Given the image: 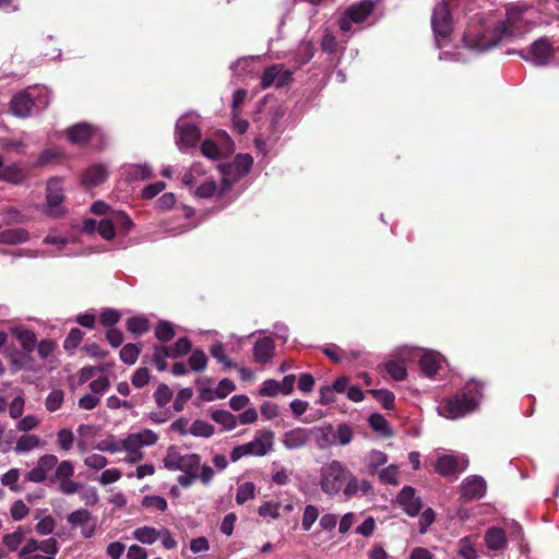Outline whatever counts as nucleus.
<instances>
[{
	"instance_id": "f257e3e1",
	"label": "nucleus",
	"mask_w": 559,
	"mask_h": 559,
	"mask_svg": "<svg viewBox=\"0 0 559 559\" xmlns=\"http://www.w3.org/2000/svg\"><path fill=\"white\" fill-rule=\"evenodd\" d=\"M527 10L525 5L509 4L506 19L495 24H489L484 13L473 15L463 35L464 46L476 52H485L502 40L521 38L534 25L525 17Z\"/></svg>"
},
{
	"instance_id": "f03ea898",
	"label": "nucleus",
	"mask_w": 559,
	"mask_h": 559,
	"mask_svg": "<svg viewBox=\"0 0 559 559\" xmlns=\"http://www.w3.org/2000/svg\"><path fill=\"white\" fill-rule=\"evenodd\" d=\"M484 385L472 379L463 389L451 397L443 399L437 411L448 419H459L475 412L483 399Z\"/></svg>"
},
{
	"instance_id": "7ed1b4c3",
	"label": "nucleus",
	"mask_w": 559,
	"mask_h": 559,
	"mask_svg": "<svg viewBox=\"0 0 559 559\" xmlns=\"http://www.w3.org/2000/svg\"><path fill=\"white\" fill-rule=\"evenodd\" d=\"M182 183L189 188L197 199L222 197L228 191L223 190V182L218 186L212 177H207L200 163H194L185 173Z\"/></svg>"
},
{
	"instance_id": "20e7f679",
	"label": "nucleus",
	"mask_w": 559,
	"mask_h": 559,
	"mask_svg": "<svg viewBox=\"0 0 559 559\" xmlns=\"http://www.w3.org/2000/svg\"><path fill=\"white\" fill-rule=\"evenodd\" d=\"M349 469L338 460H332L320 467L319 486L330 497L337 496L348 478Z\"/></svg>"
},
{
	"instance_id": "39448f33",
	"label": "nucleus",
	"mask_w": 559,
	"mask_h": 559,
	"mask_svg": "<svg viewBox=\"0 0 559 559\" xmlns=\"http://www.w3.org/2000/svg\"><path fill=\"white\" fill-rule=\"evenodd\" d=\"M273 445L274 433L270 430H259L250 442L233 448L230 461L237 462L245 456H264L273 450Z\"/></svg>"
},
{
	"instance_id": "423d86ee",
	"label": "nucleus",
	"mask_w": 559,
	"mask_h": 559,
	"mask_svg": "<svg viewBox=\"0 0 559 559\" xmlns=\"http://www.w3.org/2000/svg\"><path fill=\"white\" fill-rule=\"evenodd\" d=\"M252 165L253 158L249 154H237L233 162L218 165L223 190H230L236 182L250 173Z\"/></svg>"
},
{
	"instance_id": "0eeeda50",
	"label": "nucleus",
	"mask_w": 559,
	"mask_h": 559,
	"mask_svg": "<svg viewBox=\"0 0 559 559\" xmlns=\"http://www.w3.org/2000/svg\"><path fill=\"white\" fill-rule=\"evenodd\" d=\"M431 27L436 47L440 49L445 45L453 31L452 16L447 2L441 1L435 7L431 16Z\"/></svg>"
},
{
	"instance_id": "6e6552de",
	"label": "nucleus",
	"mask_w": 559,
	"mask_h": 559,
	"mask_svg": "<svg viewBox=\"0 0 559 559\" xmlns=\"http://www.w3.org/2000/svg\"><path fill=\"white\" fill-rule=\"evenodd\" d=\"M59 551L56 538L49 537L43 540L29 538L19 551L21 559H55Z\"/></svg>"
},
{
	"instance_id": "1a4fd4ad",
	"label": "nucleus",
	"mask_w": 559,
	"mask_h": 559,
	"mask_svg": "<svg viewBox=\"0 0 559 559\" xmlns=\"http://www.w3.org/2000/svg\"><path fill=\"white\" fill-rule=\"evenodd\" d=\"M176 144L180 152L194 147L201 138L198 122L190 115L181 116L176 123Z\"/></svg>"
},
{
	"instance_id": "9d476101",
	"label": "nucleus",
	"mask_w": 559,
	"mask_h": 559,
	"mask_svg": "<svg viewBox=\"0 0 559 559\" xmlns=\"http://www.w3.org/2000/svg\"><path fill=\"white\" fill-rule=\"evenodd\" d=\"M163 462L168 471L198 474L201 466V456L197 453L181 454L176 447H169Z\"/></svg>"
},
{
	"instance_id": "9b49d317",
	"label": "nucleus",
	"mask_w": 559,
	"mask_h": 559,
	"mask_svg": "<svg viewBox=\"0 0 559 559\" xmlns=\"http://www.w3.org/2000/svg\"><path fill=\"white\" fill-rule=\"evenodd\" d=\"M555 48L547 37H540L533 41L527 50H521L520 57L536 67L548 66L555 56Z\"/></svg>"
},
{
	"instance_id": "f8f14e48",
	"label": "nucleus",
	"mask_w": 559,
	"mask_h": 559,
	"mask_svg": "<svg viewBox=\"0 0 559 559\" xmlns=\"http://www.w3.org/2000/svg\"><path fill=\"white\" fill-rule=\"evenodd\" d=\"M49 105L48 97H40L38 104L35 97L28 92H21L14 95L10 102V109L15 117L27 118L33 111L43 109Z\"/></svg>"
},
{
	"instance_id": "ddd939ff",
	"label": "nucleus",
	"mask_w": 559,
	"mask_h": 559,
	"mask_svg": "<svg viewBox=\"0 0 559 559\" xmlns=\"http://www.w3.org/2000/svg\"><path fill=\"white\" fill-rule=\"evenodd\" d=\"M468 466V459L465 454H442L435 463V471L443 477H456Z\"/></svg>"
},
{
	"instance_id": "4468645a",
	"label": "nucleus",
	"mask_w": 559,
	"mask_h": 559,
	"mask_svg": "<svg viewBox=\"0 0 559 559\" xmlns=\"http://www.w3.org/2000/svg\"><path fill=\"white\" fill-rule=\"evenodd\" d=\"M374 4L371 0H362L350 5L338 20V26L343 32H349L353 23H362L373 11Z\"/></svg>"
},
{
	"instance_id": "2eb2a0df",
	"label": "nucleus",
	"mask_w": 559,
	"mask_h": 559,
	"mask_svg": "<svg viewBox=\"0 0 559 559\" xmlns=\"http://www.w3.org/2000/svg\"><path fill=\"white\" fill-rule=\"evenodd\" d=\"M46 205L47 213L52 217H60L64 213L62 206L63 202V186L62 180L58 177H53L48 180L46 186Z\"/></svg>"
},
{
	"instance_id": "dca6fc26",
	"label": "nucleus",
	"mask_w": 559,
	"mask_h": 559,
	"mask_svg": "<svg viewBox=\"0 0 559 559\" xmlns=\"http://www.w3.org/2000/svg\"><path fill=\"white\" fill-rule=\"evenodd\" d=\"M67 522L72 528L80 527L81 535L84 538H91L96 531L97 522L92 513L86 509H78L67 516Z\"/></svg>"
},
{
	"instance_id": "f3484780",
	"label": "nucleus",
	"mask_w": 559,
	"mask_h": 559,
	"mask_svg": "<svg viewBox=\"0 0 559 559\" xmlns=\"http://www.w3.org/2000/svg\"><path fill=\"white\" fill-rule=\"evenodd\" d=\"M58 464V457L55 454H44L38 461L37 465L25 473L24 478L26 481L40 484L47 479L48 473L52 471Z\"/></svg>"
},
{
	"instance_id": "a211bd4d",
	"label": "nucleus",
	"mask_w": 559,
	"mask_h": 559,
	"mask_svg": "<svg viewBox=\"0 0 559 559\" xmlns=\"http://www.w3.org/2000/svg\"><path fill=\"white\" fill-rule=\"evenodd\" d=\"M487 483L479 475H469L461 483V498L464 500H476L485 496Z\"/></svg>"
},
{
	"instance_id": "6ab92c4d",
	"label": "nucleus",
	"mask_w": 559,
	"mask_h": 559,
	"mask_svg": "<svg viewBox=\"0 0 559 559\" xmlns=\"http://www.w3.org/2000/svg\"><path fill=\"white\" fill-rule=\"evenodd\" d=\"M396 500L403 511L409 516L418 515L423 509L420 497L416 496L415 488L411 486H404Z\"/></svg>"
},
{
	"instance_id": "aec40b11",
	"label": "nucleus",
	"mask_w": 559,
	"mask_h": 559,
	"mask_svg": "<svg viewBox=\"0 0 559 559\" xmlns=\"http://www.w3.org/2000/svg\"><path fill=\"white\" fill-rule=\"evenodd\" d=\"M444 361L443 356L439 352L425 349L419 358L420 372L425 377L433 379Z\"/></svg>"
},
{
	"instance_id": "412c9836",
	"label": "nucleus",
	"mask_w": 559,
	"mask_h": 559,
	"mask_svg": "<svg viewBox=\"0 0 559 559\" xmlns=\"http://www.w3.org/2000/svg\"><path fill=\"white\" fill-rule=\"evenodd\" d=\"M372 484L368 479L359 480L350 471L348 478L342 488V492L346 499H352L358 496H366L372 491Z\"/></svg>"
},
{
	"instance_id": "4be33fe9",
	"label": "nucleus",
	"mask_w": 559,
	"mask_h": 559,
	"mask_svg": "<svg viewBox=\"0 0 559 559\" xmlns=\"http://www.w3.org/2000/svg\"><path fill=\"white\" fill-rule=\"evenodd\" d=\"M253 359L255 362L265 365L270 362L275 355V343L266 336L258 338L252 348Z\"/></svg>"
},
{
	"instance_id": "5701e85b",
	"label": "nucleus",
	"mask_w": 559,
	"mask_h": 559,
	"mask_svg": "<svg viewBox=\"0 0 559 559\" xmlns=\"http://www.w3.org/2000/svg\"><path fill=\"white\" fill-rule=\"evenodd\" d=\"M310 430L297 427L286 431L283 435L282 442L287 450H296L304 448L310 441Z\"/></svg>"
},
{
	"instance_id": "b1692460",
	"label": "nucleus",
	"mask_w": 559,
	"mask_h": 559,
	"mask_svg": "<svg viewBox=\"0 0 559 559\" xmlns=\"http://www.w3.org/2000/svg\"><path fill=\"white\" fill-rule=\"evenodd\" d=\"M180 357L181 355H179L175 345H155L153 347L152 361L154 362L156 369L160 372L168 369V358L177 359Z\"/></svg>"
},
{
	"instance_id": "393cba45",
	"label": "nucleus",
	"mask_w": 559,
	"mask_h": 559,
	"mask_svg": "<svg viewBox=\"0 0 559 559\" xmlns=\"http://www.w3.org/2000/svg\"><path fill=\"white\" fill-rule=\"evenodd\" d=\"M484 543L491 551L504 550L508 546L507 533L502 527L490 526L484 533Z\"/></svg>"
},
{
	"instance_id": "a878e982",
	"label": "nucleus",
	"mask_w": 559,
	"mask_h": 559,
	"mask_svg": "<svg viewBox=\"0 0 559 559\" xmlns=\"http://www.w3.org/2000/svg\"><path fill=\"white\" fill-rule=\"evenodd\" d=\"M107 177V166L104 164H94L83 173L81 181L84 186L91 188L103 183Z\"/></svg>"
},
{
	"instance_id": "bb28decb",
	"label": "nucleus",
	"mask_w": 559,
	"mask_h": 559,
	"mask_svg": "<svg viewBox=\"0 0 559 559\" xmlns=\"http://www.w3.org/2000/svg\"><path fill=\"white\" fill-rule=\"evenodd\" d=\"M29 240V233L21 227L0 229V243L21 245Z\"/></svg>"
},
{
	"instance_id": "cd10ccee",
	"label": "nucleus",
	"mask_w": 559,
	"mask_h": 559,
	"mask_svg": "<svg viewBox=\"0 0 559 559\" xmlns=\"http://www.w3.org/2000/svg\"><path fill=\"white\" fill-rule=\"evenodd\" d=\"M37 521L35 531L43 536L51 534L56 527L55 519L49 514L48 509H37L34 514Z\"/></svg>"
},
{
	"instance_id": "c85d7f7f",
	"label": "nucleus",
	"mask_w": 559,
	"mask_h": 559,
	"mask_svg": "<svg viewBox=\"0 0 559 559\" xmlns=\"http://www.w3.org/2000/svg\"><path fill=\"white\" fill-rule=\"evenodd\" d=\"M93 127L87 122L76 123L68 129V139L72 144H84L90 141Z\"/></svg>"
},
{
	"instance_id": "c756f323",
	"label": "nucleus",
	"mask_w": 559,
	"mask_h": 559,
	"mask_svg": "<svg viewBox=\"0 0 559 559\" xmlns=\"http://www.w3.org/2000/svg\"><path fill=\"white\" fill-rule=\"evenodd\" d=\"M11 334L20 342L23 350L33 353L37 338L34 331L24 326H14L11 329Z\"/></svg>"
},
{
	"instance_id": "7c9ffc66",
	"label": "nucleus",
	"mask_w": 559,
	"mask_h": 559,
	"mask_svg": "<svg viewBox=\"0 0 559 559\" xmlns=\"http://www.w3.org/2000/svg\"><path fill=\"white\" fill-rule=\"evenodd\" d=\"M313 431L316 433V443L319 449L325 450L328 448L335 447L333 426L331 424L316 427Z\"/></svg>"
},
{
	"instance_id": "2f4dec72",
	"label": "nucleus",
	"mask_w": 559,
	"mask_h": 559,
	"mask_svg": "<svg viewBox=\"0 0 559 559\" xmlns=\"http://www.w3.org/2000/svg\"><path fill=\"white\" fill-rule=\"evenodd\" d=\"M314 56V47L310 41H302L299 44L294 58V69H299L308 63Z\"/></svg>"
},
{
	"instance_id": "473e14b6",
	"label": "nucleus",
	"mask_w": 559,
	"mask_h": 559,
	"mask_svg": "<svg viewBox=\"0 0 559 559\" xmlns=\"http://www.w3.org/2000/svg\"><path fill=\"white\" fill-rule=\"evenodd\" d=\"M211 356L217 360V362L222 364L224 369H233L237 367V364L234 362L227 355L225 350V346L221 342H214L210 346Z\"/></svg>"
},
{
	"instance_id": "72a5a7b5",
	"label": "nucleus",
	"mask_w": 559,
	"mask_h": 559,
	"mask_svg": "<svg viewBox=\"0 0 559 559\" xmlns=\"http://www.w3.org/2000/svg\"><path fill=\"white\" fill-rule=\"evenodd\" d=\"M333 436L335 447H344L352 442L354 438V429L352 425L342 423L337 425L336 429L333 428Z\"/></svg>"
},
{
	"instance_id": "f704fd0d",
	"label": "nucleus",
	"mask_w": 559,
	"mask_h": 559,
	"mask_svg": "<svg viewBox=\"0 0 559 559\" xmlns=\"http://www.w3.org/2000/svg\"><path fill=\"white\" fill-rule=\"evenodd\" d=\"M369 426L371 429L382 437H391L392 429L390 428L389 421L383 415L379 413H372L368 418Z\"/></svg>"
},
{
	"instance_id": "c9c22d12",
	"label": "nucleus",
	"mask_w": 559,
	"mask_h": 559,
	"mask_svg": "<svg viewBox=\"0 0 559 559\" xmlns=\"http://www.w3.org/2000/svg\"><path fill=\"white\" fill-rule=\"evenodd\" d=\"M122 450L128 452L131 456V461L135 462L142 459L141 445L135 435L129 433L123 440H121Z\"/></svg>"
},
{
	"instance_id": "e433bc0d",
	"label": "nucleus",
	"mask_w": 559,
	"mask_h": 559,
	"mask_svg": "<svg viewBox=\"0 0 559 559\" xmlns=\"http://www.w3.org/2000/svg\"><path fill=\"white\" fill-rule=\"evenodd\" d=\"M154 334L160 343H167L176 335L175 325L170 321L159 320Z\"/></svg>"
},
{
	"instance_id": "4c0bfd02",
	"label": "nucleus",
	"mask_w": 559,
	"mask_h": 559,
	"mask_svg": "<svg viewBox=\"0 0 559 559\" xmlns=\"http://www.w3.org/2000/svg\"><path fill=\"white\" fill-rule=\"evenodd\" d=\"M133 538L146 545H153L159 538V532L151 526L139 527L132 533Z\"/></svg>"
},
{
	"instance_id": "58836bf2",
	"label": "nucleus",
	"mask_w": 559,
	"mask_h": 559,
	"mask_svg": "<svg viewBox=\"0 0 559 559\" xmlns=\"http://www.w3.org/2000/svg\"><path fill=\"white\" fill-rule=\"evenodd\" d=\"M40 445V439L36 435H22L15 444L17 454L27 453Z\"/></svg>"
},
{
	"instance_id": "ea45409f",
	"label": "nucleus",
	"mask_w": 559,
	"mask_h": 559,
	"mask_svg": "<svg viewBox=\"0 0 559 559\" xmlns=\"http://www.w3.org/2000/svg\"><path fill=\"white\" fill-rule=\"evenodd\" d=\"M366 463L369 473L376 474L388 463V455L380 450H372L369 452Z\"/></svg>"
},
{
	"instance_id": "a19ab883",
	"label": "nucleus",
	"mask_w": 559,
	"mask_h": 559,
	"mask_svg": "<svg viewBox=\"0 0 559 559\" xmlns=\"http://www.w3.org/2000/svg\"><path fill=\"white\" fill-rule=\"evenodd\" d=\"M74 474V466L71 461L64 460L58 463L55 467V473L50 477V481H63L70 479Z\"/></svg>"
},
{
	"instance_id": "79ce46f5",
	"label": "nucleus",
	"mask_w": 559,
	"mask_h": 559,
	"mask_svg": "<svg viewBox=\"0 0 559 559\" xmlns=\"http://www.w3.org/2000/svg\"><path fill=\"white\" fill-rule=\"evenodd\" d=\"M126 326L130 333L136 336L143 335L150 330L148 320L145 317L140 316L129 318Z\"/></svg>"
},
{
	"instance_id": "37998d69",
	"label": "nucleus",
	"mask_w": 559,
	"mask_h": 559,
	"mask_svg": "<svg viewBox=\"0 0 559 559\" xmlns=\"http://www.w3.org/2000/svg\"><path fill=\"white\" fill-rule=\"evenodd\" d=\"M109 215L115 225V229L117 228L121 233L128 234L133 228V222L124 212L112 210Z\"/></svg>"
},
{
	"instance_id": "c03bdc74",
	"label": "nucleus",
	"mask_w": 559,
	"mask_h": 559,
	"mask_svg": "<svg viewBox=\"0 0 559 559\" xmlns=\"http://www.w3.org/2000/svg\"><path fill=\"white\" fill-rule=\"evenodd\" d=\"M207 361L209 358L201 348L193 349L188 359L189 367L195 372L204 371L206 369Z\"/></svg>"
},
{
	"instance_id": "a18cd8bd",
	"label": "nucleus",
	"mask_w": 559,
	"mask_h": 559,
	"mask_svg": "<svg viewBox=\"0 0 559 559\" xmlns=\"http://www.w3.org/2000/svg\"><path fill=\"white\" fill-rule=\"evenodd\" d=\"M378 478L382 484L385 485H399V466L395 464H390L386 467L381 468L378 473Z\"/></svg>"
},
{
	"instance_id": "49530a36",
	"label": "nucleus",
	"mask_w": 559,
	"mask_h": 559,
	"mask_svg": "<svg viewBox=\"0 0 559 559\" xmlns=\"http://www.w3.org/2000/svg\"><path fill=\"white\" fill-rule=\"evenodd\" d=\"M189 432L194 437L210 438L214 435L215 428L207 421L197 419L190 426Z\"/></svg>"
},
{
	"instance_id": "de8ad7c7",
	"label": "nucleus",
	"mask_w": 559,
	"mask_h": 559,
	"mask_svg": "<svg viewBox=\"0 0 559 559\" xmlns=\"http://www.w3.org/2000/svg\"><path fill=\"white\" fill-rule=\"evenodd\" d=\"M24 175L21 168L16 165H8L2 166L0 170V179L11 182V183H21L23 181Z\"/></svg>"
},
{
	"instance_id": "09e8293b",
	"label": "nucleus",
	"mask_w": 559,
	"mask_h": 559,
	"mask_svg": "<svg viewBox=\"0 0 559 559\" xmlns=\"http://www.w3.org/2000/svg\"><path fill=\"white\" fill-rule=\"evenodd\" d=\"M212 419L215 423L224 426V428L227 430H233L237 425L236 417L230 412L225 409L214 411L212 413Z\"/></svg>"
},
{
	"instance_id": "8fccbe9b",
	"label": "nucleus",
	"mask_w": 559,
	"mask_h": 559,
	"mask_svg": "<svg viewBox=\"0 0 559 559\" xmlns=\"http://www.w3.org/2000/svg\"><path fill=\"white\" fill-rule=\"evenodd\" d=\"M153 169L148 164L131 165L128 169V177L131 180H145L151 178Z\"/></svg>"
},
{
	"instance_id": "3c124183",
	"label": "nucleus",
	"mask_w": 559,
	"mask_h": 559,
	"mask_svg": "<svg viewBox=\"0 0 559 559\" xmlns=\"http://www.w3.org/2000/svg\"><path fill=\"white\" fill-rule=\"evenodd\" d=\"M25 533L26 531L22 526H19L13 533L4 535L2 542L10 551H14L24 540Z\"/></svg>"
},
{
	"instance_id": "603ef678",
	"label": "nucleus",
	"mask_w": 559,
	"mask_h": 559,
	"mask_svg": "<svg viewBox=\"0 0 559 559\" xmlns=\"http://www.w3.org/2000/svg\"><path fill=\"white\" fill-rule=\"evenodd\" d=\"M254 493L255 485L252 481H245L240 484L237 488L236 502L238 504H243L248 500L253 499Z\"/></svg>"
},
{
	"instance_id": "864d4df0",
	"label": "nucleus",
	"mask_w": 559,
	"mask_h": 559,
	"mask_svg": "<svg viewBox=\"0 0 559 559\" xmlns=\"http://www.w3.org/2000/svg\"><path fill=\"white\" fill-rule=\"evenodd\" d=\"M370 393L373 395V397L381 403L383 408L385 409H393L395 405V396L394 394L386 390V389H378V390H371Z\"/></svg>"
},
{
	"instance_id": "5fc2aeb1",
	"label": "nucleus",
	"mask_w": 559,
	"mask_h": 559,
	"mask_svg": "<svg viewBox=\"0 0 559 559\" xmlns=\"http://www.w3.org/2000/svg\"><path fill=\"white\" fill-rule=\"evenodd\" d=\"M120 359L127 364V365H134L139 358V355H140V348L138 345L135 344H126L121 349H120Z\"/></svg>"
},
{
	"instance_id": "6e6d98bb",
	"label": "nucleus",
	"mask_w": 559,
	"mask_h": 559,
	"mask_svg": "<svg viewBox=\"0 0 559 559\" xmlns=\"http://www.w3.org/2000/svg\"><path fill=\"white\" fill-rule=\"evenodd\" d=\"M64 400V392L61 389L52 390L46 397L45 406L49 412L58 411Z\"/></svg>"
},
{
	"instance_id": "4d7b16f0",
	"label": "nucleus",
	"mask_w": 559,
	"mask_h": 559,
	"mask_svg": "<svg viewBox=\"0 0 559 559\" xmlns=\"http://www.w3.org/2000/svg\"><path fill=\"white\" fill-rule=\"evenodd\" d=\"M318 518H319L318 508L313 504H307L304 510V514H302L301 528L305 532L310 531L312 525L314 524V522L318 520Z\"/></svg>"
},
{
	"instance_id": "13d9d810",
	"label": "nucleus",
	"mask_w": 559,
	"mask_h": 559,
	"mask_svg": "<svg viewBox=\"0 0 559 559\" xmlns=\"http://www.w3.org/2000/svg\"><path fill=\"white\" fill-rule=\"evenodd\" d=\"M281 70V64H273L271 67H267L262 76H261V86L262 88H267L272 85H275L277 87V76Z\"/></svg>"
},
{
	"instance_id": "bf43d9fd",
	"label": "nucleus",
	"mask_w": 559,
	"mask_h": 559,
	"mask_svg": "<svg viewBox=\"0 0 559 559\" xmlns=\"http://www.w3.org/2000/svg\"><path fill=\"white\" fill-rule=\"evenodd\" d=\"M173 395L171 389L167 384L160 383L154 392L156 405L160 408L165 407L171 401Z\"/></svg>"
},
{
	"instance_id": "052dcab7",
	"label": "nucleus",
	"mask_w": 559,
	"mask_h": 559,
	"mask_svg": "<svg viewBox=\"0 0 559 559\" xmlns=\"http://www.w3.org/2000/svg\"><path fill=\"white\" fill-rule=\"evenodd\" d=\"M21 473L19 468H10L5 472L0 481L3 486L8 487L12 491H17L20 489L17 481L20 479Z\"/></svg>"
},
{
	"instance_id": "680f3d73",
	"label": "nucleus",
	"mask_w": 559,
	"mask_h": 559,
	"mask_svg": "<svg viewBox=\"0 0 559 559\" xmlns=\"http://www.w3.org/2000/svg\"><path fill=\"white\" fill-rule=\"evenodd\" d=\"M133 433L135 435L141 448L154 445L159 439L155 431L147 428Z\"/></svg>"
},
{
	"instance_id": "e2e57ef3",
	"label": "nucleus",
	"mask_w": 559,
	"mask_h": 559,
	"mask_svg": "<svg viewBox=\"0 0 559 559\" xmlns=\"http://www.w3.org/2000/svg\"><path fill=\"white\" fill-rule=\"evenodd\" d=\"M32 353L28 352H14L11 354V361L16 369H29L32 364Z\"/></svg>"
},
{
	"instance_id": "0e129e2a",
	"label": "nucleus",
	"mask_w": 559,
	"mask_h": 559,
	"mask_svg": "<svg viewBox=\"0 0 559 559\" xmlns=\"http://www.w3.org/2000/svg\"><path fill=\"white\" fill-rule=\"evenodd\" d=\"M385 371L395 380L402 381L407 377L406 367L397 361H389L385 364Z\"/></svg>"
},
{
	"instance_id": "69168bd1",
	"label": "nucleus",
	"mask_w": 559,
	"mask_h": 559,
	"mask_svg": "<svg viewBox=\"0 0 559 559\" xmlns=\"http://www.w3.org/2000/svg\"><path fill=\"white\" fill-rule=\"evenodd\" d=\"M459 554L464 559H477L478 554L468 537L459 540Z\"/></svg>"
},
{
	"instance_id": "338daca9",
	"label": "nucleus",
	"mask_w": 559,
	"mask_h": 559,
	"mask_svg": "<svg viewBox=\"0 0 559 559\" xmlns=\"http://www.w3.org/2000/svg\"><path fill=\"white\" fill-rule=\"evenodd\" d=\"M82 340H83V332L78 328H73L70 330V332L68 333V335L63 342V348L66 350H73L79 346V344L82 342Z\"/></svg>"
},
{
	"instance_id": "774afa93",
	"label": "nucleus",
	"mask_w": 559,
	"mask_h": 559,
	"mask_svg": "<svg viewBox=\"0 0 559 559\" xmlns=\"http://www.w3.org/2000/svg\"><path fill=\"white\" fill-rule=\"evenodd\" d=\"M201 153L203 156L216 160L221 157V148L212 140H204L201 144Z\"/></svg>"
}]
</instances>
